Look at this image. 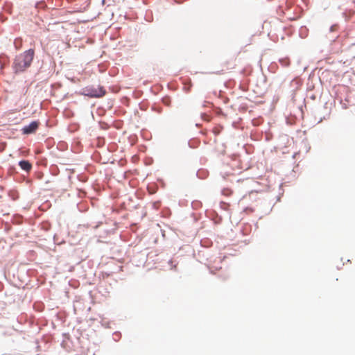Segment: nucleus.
<instances>
[{
  "label": "nucleus",
  "mask_w": 355,
  "mask_h": 355,
  "mask_svg": "<svg viewBox=\"0 0 355 355\" xmlns=\"http://www.w3.org/2000/svg\"><path fill=\"white\" fill-rule=\"evenodd\" d=\"M105 94V90L103 87L92 89L88 94L91 97L99 98Z\"/></svg>",
  "instance_id": "obj_3"
},
{
  "label": "nucleus",
  "mask_w": 355,
  "mask_h": 355,
  "mask_svg": "<svg viewBox=\"0 0 355 355\" xmlns=\"http://www.w3.org/2000/svg\"><path fill=\"white\" fill-rule=\"evenodd\" d=\"M35 52L33 49H28L16 56L12 67L15 73L24 71L28 68L33 60Z\"/></svg>",
  "instance_id": "obj_1"
},
{
  "label": "nucleus",
  "mask_w": 355,
  "mask_h": 355,
  "mask_svg": "<svg viewBox=\"0 0 355 355\" xmlns=\"http://www.w3.org/2000/svg\"><path fill=\"white\" fill-rule=\"evenodd\" d=\"M352 65H353V67H352L353 72L355 74V60L354 61Z\"/></svg>",
  "instance_id": "obj_6"
},
{
  "label": "nucleus",
  "mask_w": 355,
  "mask_h": 355,
  "mask_svg": "<svg viewBox=\"0 0 355 355\" xmlns=\"http://www.w3.org/2000/svg\"><path fill=\"white\" fill-rule=\"evenodd\" d=\"M40 125L39 121H32L29 125H25L22 129V133L24 135H30L35 132Z\"/></svg>",
  "instance_id": "obj_2"
},
{
  "label": "nucleus",
  "mask_w": 355,
  "mask_h": 355,
  "mask_svg": "<svg viewBox=\"0 0 355 355\" xmlns=\"http://www.w3.org/2000/svg\"><path fill=\"white\" fill-rule=\"evenodd\" d=\"M21 168L27 172L30 171L32 168V164L27 160H21L19 162Z\"/></svg>",
  "instance_id": "obj_4"
},
{
  "label": "nucleus",
  "mask_w": 355,
  "mask_h": 355,
  "mask_svg": "<svg viewBox=\"0 0 355 355\" xmlns=\"http://www.w3.org/2000/svg\"><path fill=\"white\" fill-rule=\"evenodd\" d=\"M213 132L216 135L219 134V130H218L217 128H214Z\"/></svg>",
  "instance_id": "obj_5"
}]
</instances>
